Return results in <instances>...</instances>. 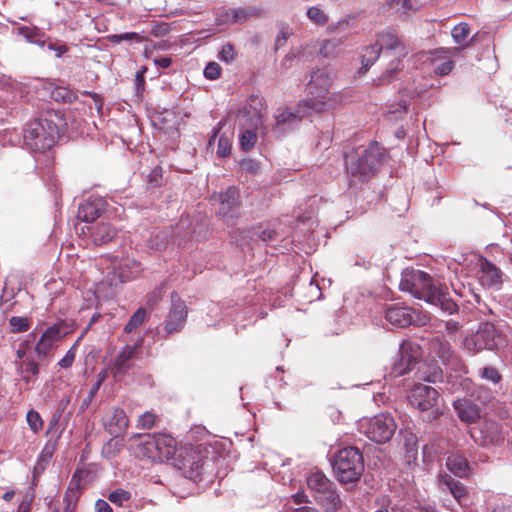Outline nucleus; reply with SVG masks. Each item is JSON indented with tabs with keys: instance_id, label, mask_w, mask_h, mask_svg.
<instances>
[{
	"instance_id": "obj_35",
	"label": "nucleus",
	"mask_w": 512,
	"mask_h": 512,
	"mask_svg": "<svg viewBox=\"0 0 512 512\" xmlns=\"http://www.w3.org/2000/svg\"><path fill=\"white\" fill-rule=\"evenodd\" d=\"M470 34V28L467 23H460L456 25L452 31L451 35L455 43L462 45L463 48L471 45L473 38L469 42H465Z\"/></svg>"
},
{
	"instance_id": "obj_19",
	"label": "nucleus",
	"mask_w": 512,
	"mask_h": 512,
	"mask_svg": "<svg viewBox=\"0 0 512 512\" xmlns=\"http://www.w3.org/2000/svg\"><path fill=\"white\" fill-rule=\"evenodd\" d=\"M453 407L462 422L475 423L481 417L479 407L471 400L457 399L453 402Z\"/></svg>"
},
{
	"instance_id": "obj_21",
	"label": "nucleus",
	"mask_w": 512,
	"mask_h": 512,
	"mask_svg": "<svg viewBox=\"0 0 512 512\" xmlns=\"http://www.w3.org/2000/svg\"><path fill=\"white\" fill-rule=\"evenodd\" d=\"M128 417L123 409L115 408L105 421V429L114 437L120 436L128 427Z\"/></svg>"
},
{
	"instance_id": "obj_36",
	"label": "nucleus",
	"mask_w": 512,
	"mask_h": 512,
	"mask_svg": "<svg viewBox=\"0 0 512 512\" xmlns=\"http://www.w3.org/2000/svg\"><path fill=\"white\" fill-rule=\"evenodd\" d=\"M68 333L67 327L64 322L56 323L50 327H48L42 334L47 340L53 342L54 344L59 341L62 337H64Z\"/></svg>"
},
{
	"instance_id": "obj_2",
	"label": "nucleus",
	"mask_w": 512,
	"mask_h": 512,
	"mask_svg": "<svg viewBox=\"0 0 512 512\" xmlns=\"http://www.w3.org/2000/svg\"><path fill=\"white\" fill-rule=\"evenodd\" d=\"M60 118L57 114H47L30 121L24 129V143L30 150L43 153L51 149L59 137Z\"/></svg>"
},
{
	"instance_id": "obj_63",
	"label": "nucleus",
	"mask_w": 512,
	"mask_h": 512,
	"mask_svg": "<svg viewBox=\"0 0 512 512\" xmlns=\"http://www.w3.org/2000/svg\"><path fill=\"white\" fill-rule=\"evenodd\" d=\"M121 41H131L134 40L136 42H141L142 37L136 33V32H126L123 34H120Z\"/></svg>"
},
{
	"instance_id": "obj_22",
	"label": "nucleus",
	"mask_w": 512,
	"mask_h": 512,
	"mask_svg": "<svg viewBox=\"0 0 512 512\" xmlns=\"http://www.w3.org/2000/svg\"><path fill=\"white\" fill-rule=\"evenodd\" d=\"M239 194L235 187H229L220 195L219 213L224 217H235L239 207Z\"/></svg>"
},
{
	"instance_id": "obj_56",
	"label": "nucleus",
	"mask_w": 512,
	"mask_h": 512,
	"mask_svg": "<svg viewBox=\"0 0 512 512\" xmlns=\"http://www.w3.org/2000/svg\"><path fill=\"white\" fill-rule=\"evenodd\" d=\"M290 35L291 33L288 30V28H282L275 38L274 50L277 51L280 48L284 47Z\"/></svg>"
},
{
	"instance_id": "obj_10",
	"label": "nucleus",
	"mask_w": 512,
	"mask_h": 512,
	"mask_svg": "<svg viewBox=\"0 0 512 512\" xmlns=\"http://www.w3.org/2000/svg\"><path fill=\"white\" fill-rule=\"evenodd\" d=\"M171 306L163 322L164 338L179 333L185 327L188 317V307L177 292L171 293Z\"/></svg>"
},
{
	"instance_id": "obj_54",
	"label": "nucleus",
	"mask_w": 512,
	"mask_h": 512,
	"mask_svg": "<svg viewBox=\"0 0 512 512\" xmlns=\"http://www.w3.org/2000/svg\"><path fill=\"white\" fill-rule=\"evenodd\" d=\"M156 415L151 412L143 413L138 419V425L143 429H150L154 426Z\"/></svg>"
},
{
	"instance_id": "obj_33",
	"label": "nucleus",
	"mask_w": 512,
	"mask_h": 512,
	"mask_svg": "<svg viewBox=\"0 0 512 512\" xmlns=\"http://www.w3.org/2000/svg\"><path fill=\"white\" fill-rule=\"evenodd\" d=\"M381 53V46L375 42L372 45L365 47L361 54V68L360 73H366L368 69L376 62Z\"/></svg>"
},
{
	"instance_id": "obj_28",
	"label": "nucleus",
	"mask_w": 512,
	"mask_h": 512,
	"mask_svg": "<svg viewBox=\"0 0 512 512\" xmlns=\"http://www.w3.org/2000/svg\"><path fill=\"white\" fill-rule=\"evenodd\" d=\"M315 501L324 508L325 512H337L342 507V500L334 484L322 495L318 496Z\"/></svg>"
},
{
	"instance_id": "obj_29",
	"label": "nucleus",
	"mask_w": 512,
	"mask_h": 512,
	"mask_svg": "<svg viewBox=\"0 0 512 512\" xmlns=\"http://www.w3.org/2000/svg\"><path fill=\"white\" fill-rule=\"evenodd\" d=\"M142 272L141 264L135 259H127L115 269V275L121 283L135 279Z\"/></svg>"
},
{
	"instance_id": "obj_13",
	"label": "nucleus",
	"mask_w": 512,
	"mask_h": 512,
	"mask_svg": "<svg viewBox=\"0 0 512 512\" xmlns=\"http://www.w3.org/2000/svg\"><path fill=\"white\" fill-rule=\"evenodd\" d=\"M376 43L377 45L381 46V51L385 50L396 52V59L391 61V68L387 71L389 76H392L399 70L400 58L405 57L408 54V51L402 40L394 31L389 30L379 33Z\"/></svg>"
},
{
	"instance_id": "obj_20",
	"label": "nucleus",
	"mask_w": 512,
	"mask_h": 512,
	"mask_svg": "<svg viewBox=\"0 0 512 512\" xmlns=\"http://www.w3.org/2000/svg\"><path fill=\"white\" fill-rule=\"evenodd\" d=\"M156 444L157 447L155 449L158 453L155 455V462L173 460L178 450L173 437L166 434H156Z\"/></svg>"
},
{
	"instance_id": "obj_17",
	"label": "nucleus",
	"mask_w": 512,
	"mask_h": 512,
	"mask_svg": "<svg viewBox=\"0 0 512 512\" xmlns=\"http://www.w3.org/2000/svg\"><path fill=\"white\" fill-rule=\"evenodd\" d=\"M105 207L106 201L102 197H91L80 204L77 217L84 222H92L101 215Z\"/></svg>"
},
{
	"instance_id": "obj_41",
	"label": "nucleus",
	"mask_w": 512,
	"mask_h": 512,
	"mask_svg": "<svg viewBox=\"0 0 512 512\" xmlns=\"http://www.w3.org/2000/svg\"><path fill=\"white\" fill-rule=\"evenodd\" d=\"M9 328L12 333L26 332L30 328V321L27 317L13 316L9 319Z\"/></svg>"
},
{
	"instance_id": "obj_39",
	"label": "nucleus",
	"mask_w": 512,
	"mask_h": 512,
	"mask_svg": "<svg viewBox=\"0 0 512 512\" xmlns=\"http://www.w3.org/2000/svg\"><path fill=\"white\" fill-rule=\"evenodd\" d=\"M385 6L388 10H395L404 14L411 10H417L411 0H386Z\"/></svg>"
},
{
	"instance_id": "obj_48",
	"label": "nucleus",
	"mask_w": 512,
	"mask_h": 512,
	"mask_svg": "<svg viewBox=\"0 0 512 512\" xmlns=\"http://www.w3.org/2000/svg\"><path fill=\"white\" fill-rule=\"evenodd\" d=\"M164 292V284L156 287L151 293L147 295V305L150 308L155 307L162 300Z\"/></svg>"
},
{
	"instance_id": "obj_58",
	"label": "nucleus",
	"mask_w": 512,
	"mask_h": 512,
	"mask_svg": "<svg viewBox=\"0 0 512 512\" xmlns=\"http://www.w3.org/2000/svg\"><path fill=\"white\" fill-rule=\"evenodd\" d=\"M22 374L31 373L32 375H38L39 365L34 360H25L21 365Z\"/></svg>"
},
{
	"instance_id": "obj_49",
	"label": "nucleus",
	"mask_w": 512,
	"mask_h": 512,
	"mask_svg": "<svg viewBox=\"0 0 512 512\" xmlns=\"http://www.w3.org/2000/svg\"><path fill=\"white\" fill-rule=\"evenodd\" d=\"M26 419L33 432H38L43 426V421L39 413L34 410H30L27 413Z\"/></svg>"
},
{
	"instance_id": "obj_25",
	"label": "nucleus",
	"mask_w": 512,
	"mask_h": 512,
	"mask_svg": "<svg viewBox=\"0 0 512 512\" xmlns=\"http://www.w3.org/2000/svg\"><path fill=\"white\" fill-rule=\"evenodd\" d=\"M254 14L253 8L229 9L219 15L217 24L244 23Z\"/></svg>"
},
{
	"instance_id": "obj_44",
	"label": "nucleus",
	"mask_w": 512,
	"mask_h": 512,
	"mask_svg": "<svg viewBox=\"0 0 512 512\" xmlns=\"http://www.w3.org/2000/svg\"><path fill=\"white\" fill-rule=\"evenodd\" d=\"M232 142L231 139L225 134L220 135L217 143L216 154L218 157L224 158L231 153Z\"/></svg>"
},
{
	"instance_id": "obj_46",
	"label": "nucleus",
	"mask_w": 512,
	"mask_h": 512,
	"mask_svg": "<svg viewBox=\"0 0 512 512\" xmlns=\"http://www.w3.org/2000/svg\"><path fill=\"white\" fill-rule=\"evenodd\" d=\"M131 497L130 492L124 490V489H117L115 491H112L108 495L109 501L112 503L121 506L125 501H128Z\"/></svg>"
},
{
	"instance_id": "obj_14",
	"label": "nucleus",
	"mask_w": 512,
	"mask_h": 512,
	"mask_svg": "<svg viewBox=\"0 0 512 512\" xmlns=\"http://www.w3.org/2000/svg\"><path fill=\"white\" fill-rule=\"evenodd\" d=\"M142 339L132 345H125L110 365V371L116 379L122 378L133 366L140 354Z\"/></svg>"
},
{
	"instance_id": "obj_24",
	"label": "nucleus",
	"mask_w": 512,
	"mask_h": 512,
	"mask_svg": "<svg viewBox=\"0 0 512 512\" xmlns=\"http://www.w3.org/2000/svg\"><path fill=\"white\" fill-rule=\"evenodd\" d=\"M302 101L298 104L297 110L292 112L288 109L283 110L279 114L275 115L276 125L280 127L282 125H292L298 121H300L303 117L311 115L315 113L312 109L308 107H301Z\"/></svg>"
},
{
	"instance_id": "obj_18",
	"label": "nucleus",
	"mask_w": 512,
	"mask_h": 512,
	"mask_svg": "<svg viewBox=\"0 0 512 512\" xmlns=\"http://www.w3.org/2000/svg\"><path fill=\"white\" fill-rule=\"evenodd\" d=\"M385 318L393 325L406 327L415 322V312L409 307L391 305L385 311Z\"/></svg>"
},
{
	"instance_id": "obj_38",
	"label": "nucleus",
	"mask_w": 512,
	"mask_h": 512,
	"mask_svg": "<svg viewBox=\"0 0 512 512\" xmlns=\"http://www.w3.org/2000/svg\"><path fill=\"white\" fill-rule=\"evenodd\" d=\"M146 310L143 307L138 308L130 317L128 323L125 325V332L131 333L141 326L146 318Z\"/></svg>"
},
{
	"instance_id": "obj_4",
	"label": "nucleus",
	"mask_w": 512,
	"mask_h": 512,
	"mask_svg": "<svg viewBox=\"0 0 512 512\" xmlns=\"http://www.w3.org/2000/svg\"><path fill=\"white\" fill-rule=\"evenodd\" d=\"M335 477L341 484L359 481L364 472V459L360 450L348 446L337 451L331 458Z\"/></svg>"
},
{
	"instance_id": "obj_7",
	"label": "nucleus",
	"mask_w": 512,
	"mask_h": 512,
	"mask_svg": "<svg viewBox=\"0 0 512 512\" xmlns=\"http://www.w3.org/2000/svg\"><path fill=\"white\" fill-rule=\"evenodd\" d=\"M505 342V335L491 322L479 325L476 333L465 340V346L469 350L480 351L483 349L494 350Z\"/></svg>"
},
{
	"instance_id": "obj_60",
	"label": "nucleus",
	"mask_w": 512,
	"mask_h": 512,
	"mask_svg": "<svg viewBox=\"0 0 512 512\" xmlns=\"http://www.w3.org/2000/svg\"><path fill=\"white\" fill-rule=\"evenodd\" d=\"M454 66V62L451 60L444 61L435 67V73L440 76L449 74Z\"/></svg>"
},
{
	"instance_id": "obj_43",
	"label": "nucleus",
	"mask_w": 512,
	"mask_h": 512,
	"mask_svg": "<svg viewBox=\"0 0 512 512\" xmlns=\"http://www.w3.org/2000/svg\"><path fill=\"white\" fill-rule=\"evenodd\" d=\"M307 17L317 25H325L328 22V16L319 7L313 6L307 10Z\"/></svg>"
},
{
	"instance_id": "obj_52",
	"label": "nucleus",
	"mask_w": 512,
	"mask_h": 512,
	"mask_svg": "<svg viewBox=\"0 0 512 512\" xmlns=\"http://www.w3.org/2000/svg\"><path fill=\"white\" fill-rule=\"evenodd\" d=\"M52 97L56 100V101H63V102H72V100L75 98V96L73 95V93H71L69 90H67L66 88H62V87H58L56 88L55 90H53L52 92Z\"/></svg>"
},
{
	"instance_id": "obj_6",
	"label": "nucleus",
	"mask_w": 512,
	"mask_h": 512,
	"mask_svg": "<svg viewBox=\"0 0 512 512\" xmlns=\"http://www.w3.org/2000/svg\"><path fill=\"white\" fill-rule=\"evenodd\" d=\"M172 464L182 472V475L194 482L202 480L205 471V461L202 453L194 448H179Z\"/></svg>"
},
{
	"instance_id": "obj_57",
	"label": "nucleus",
	"mask_w": 512,
	"mask_h": 512,
	"mask_svg": "<svg viewBox=\"0 0 512 512\" xmlns=\"http://www.w3.org/2000/svg\"><path fill=\"white\" fill-rule=\"evenodd\" d=\"M240 168L243 171L254 175L259 171L260 166H259L258 161L254 160V159L247 158V159H243L240 162Z\"/></svg>"
},
{
	"instance_id": "obj_23",
	"label": "nucleus",
	"mask_w": 512,
	"mask_h": 512,
	"mask_svg": "<svg viewBox=\"0 0 512 512\" xmlns=\"http://www.w3.org/2000/svg\"><path fill=\"white\" fill-rule=\"evenodd\" d=\"M438 480L439 487L442 490H448L458 502L466 498V487L460 481L455 480L451 475L446 473L440 474Z\"/></svg>"
},
{
	"instance_id": "obj_30",
	"label": "nucleus",
	"mask_w": 512,
	"mask_h": 512,
	"mask_svg": "<svg viewBox=\"0 0 512 512\" xmlns=\"http://www.w3.org/2000/svg\"><path fill=\"white\" fill-rule=\"evenodd\" d=\"M447 469L457 477L464 478L469 475L470 467L467 459L460 454H451L446 458Z\"/></svg>"
},
{
	"instance_id": "obj_9",
	"label": "nucleus",
	"mask_w": 512,
	"mask_h": 512,
	"mask_svg": "<svg viewBox=\"0 0 512 512\" xmlns=\"http://www.w3.org/2000/svg\"><path fill=\"white\" fill-rule=\"evenodd\" d=\"M438 400V391L424 384L415 385L409 395V401L413 407L422 412H429V421L436 419L440 414L436 407Z\"/></svg>"
},
{
	"instance_id": "obj_62",
	"label": "nucleus",
	"mask_w": 512,
	"mask_h": 512,
	"mask_svg": "<svg viewBox=\"0 0 512 512\" xmlns=\"http://www.w3.org/2000/svg\"><path fill=\"white\" fill-rule=\"evenodd\" d=\"M101 383L102 381L101 380H98L91 388L87 398L83 401V404L82 406H88V404L92 401V399L94 398L95 394L97 393V391L99 390L100 386H101Z\"/></svg>"
},
{
	"instance_id": "obj_59",
	"label": "nucleus",
	"mask_w": 512,
	"mask_h": 512,
	"mask_svg": "<svg viewBox=\"0 0 512 512\" xmlns=\"http://www.w3.org/2000/svg\"><path fill=\"white\" fill-rule=\"evenodd\" d=\"M25 37L28 39V41L38 44L39 46L43 47L45 45L44 40H40L37 37L40 35V32L38 29H30L26 28L23 29Z\"/></svg>"
},
{
	"instance_id": "obj_34",
	"label": "nucleus",
	"mask_w": 512,
	"mask_h": 512,
	"mask_svg": "<svg viewBox=\"0 0 512 512\" xmlns=\"http://www.w3.org/2000/svg\"><path fill=\"white\" fill-rule=\"evenodd\" d=\"M346 39L347 36L343 35L324 40L319 50L320 54L324 57H335L341 51Z\"/></svg>"
},
{
	"instance_id": "obj_8",
	"label": "nucleus",
	"mask_w": 512,
	"mask_h": 512,
	"mask_svg": "<svg viewBox=\"0 0 512 512\" xmlns=\"http://www.w3.org/2000/svg\"><path fill=\"white\" fill-rule=\"evenodd\" d=\"M363 428L364 433L371 441L384 444L392 439L397 425L390 414L380 413L363 424Z\"/></svg>"
},
{
	"instance_id": "obj_31",
	"label": "nucleus",
	"mask_w": 512,
	"mask_h": 512,
	"mask_svg": "<svg viewBox=\"0 0 512 512\" xmlns=\"http://www.w3.org/2000/svg\"><path fill=\"white\" fill-rule=\"evenodd\" d=\"M333 482L330 481L322 472L312 473L307 478V486L312 492L314 499L322 495L326 490L333 486Z\"/></svg>"
},
{
	"instance_id": "obj_51",
	"label": "nucleus",
	"mask_w": 512,
	"mask_h": 512,
	"mask_svg": "<svg viewBox=\"0 0 512 512\" xmlns=\"http://www.w3.org/2000/svg\"><path fill=\"white\" fill-rule=\"evenodd\" d=\"M218 57L221 61L226 63L232 62L235 58L234 46L230 43L223 45Z\"/></svg>"
},
{
	"instance_id": "obj_55",
	"label": "nucleus",
	"mask_w": 512,
	"mask_h": 512,
	"mask_svg": "<svg viewBox=\"0 0 512 512\" xmlns=\"http://www.w3.org/2000/svg\"><path fill=\"white\" fill-rule=\"evenodd\" d=\"M76 356V344H74L65 354V356L58 362L61 368L67 369L71 367Z\"/></svg>"
},
{
	"instance_id": "obj_12",
	"label": "nucleus",
	"mask_w": 512,
	"mask_h": 512,
	"mask_svg": "<svg viewBox=\"0 0 512 512\" xmlns=\"http://www.w3.org/2000/svg\"><path fill=\"white\" fill-rule=\"evenodd\" d=\"M419 346L410 341H404L399 348L398 359L393 363L391 374L395 377L410 372L418 363Z\"/></svg>"
},
{
	"instance_id": "obj_45",
	"label": "nucleus",
	"mask_w": 512,
	"mask_h": 512,
	"mask_svg": "<svg viewBox=\"0 0 512 512\" xmlns=\"http://www.w3.org/2000/svg\"><path fill=\"white\" fill-rule=\"evenodd\" d=\"M52 456V453H45L44 451L39 456L37 464L34 467L33 470V481L37 479L38 476H40L41 473L46 469L49 460Z\"/></svg>"
},
{
	"instance_id": "obj_26",
	"label": "nucleus",
	"mask_w": 512,
	"mask_h": 512,
	"mask_svg": "<svg viewBox=\"0 0 512 512\" xmlns=\"http://www.w3.org/2000/svg\"><path fill=\"white\" fill-rule=\"evenodd\" d=\"M156 447V434L140 436V442L135 448L136 456L155 462V455L158 453L155 449Z\"/></svg>"
},
{
	"instance_id": "obj_15",
	"label": "nucleus",
	"mask_w": 512,
	"mask_h": 512,
	"mask_svg": "<svg viewBox=\"0 0 512 512\" xmlns=\"http://www.w3.org/2000/svg\"><path fill=\"white\" fill-rule=\"evenodd\" d=\"M429 349L444 365L457 368L461 364L450 343L442 336L433 337L429 342Z\"/></svg>"
},
{
	"instance_id": "obj_50",
	"label": "nucleus",
	"mask_w": 512,
	"mask_h": 512,
	"mask_svg": "<svg viewBox=\"0 0 512 512\" xmlns=\"http://www.w3.org/2000/svg\"><path fill=\"white\" fill-rule=\"evenodd\" d=\"M221 75V67L216 62H210L204 69V76L209 80H216Z\"/></svg>"
},
{
	"instance_id": "obj_3",
	"label": "nucleus",
	"mask_w": 512,
	"mask_h": 512,
	"mask_svg": "<svg viewBox=\"0 0 512 512\" xmlns=\"http://www.w3.org/2000/svg\"><path fill=\"white\" fill-rule=\"evenodd\" d=\"M383 154L377 144L359 147L346 155L348 174L354 181L364 182L373 177L382 165Z\"/></svg>"
},
{
	"instance_id": "obj_47",
	"label": "nucleus",
	"mask_w": 512,
	"mask_h": 512,
	"mask_svg": "<svg viewBox=\"0 0 512 512\" xmlns=\"http://www.w3.org/2000/svg\"><path fill=\"white\" fill-rule=\"evenodd\" d=\"M480 375L482 378L497 384L501 381V375L498 370L494 367L488 366L480 369Z\"/></svg>"
},
{
	"instance_id": "obj_27",
	"label": "nucleus",
	"mask_w": 512,
	"mask_h": 512,
	"mask_svg": "<svg viewBox=\"0 0 512 512\" xmlns=\"http://www.w3.org/2000/svg\"><path fill=\"white\" fill-rule=\"evenodd\" d=\"M117 230L109 223L99 222L92 228L91 239L95 245H105L114 240Z\"/></svg>"
},
{
	"instance_id": "obj_11",
	"label": "nucleus",
	"mask_w": 512,
	"mask_h": 512,
	"mask_svg": "<svg viewBox=\"0 0 512 512\" xmlns=\"http://www.w3.org/2000/svg\"><path fill=\"white\" fill-rule=\"evenodd\" d=\"M471 438L481 447L489 448L504 443L502 426L495 420H485L470 430Z\"/></svg>"
},
{
	"instance_id": "obj_42",
	"label": "nucleus",
	"mask_w": 512,
	"mask_h": 512,
	"mask_svg": "<svg viewBox=\"0 0 512 512\" xmlns=\"http://www.w3.org/2000/svg\"><path fill=\"white\" fill-rule=\"evenodd\" d=\"M257 140V135L254 130L247 129L240 136V146L244 151L251 150Z\"/></svg>"
},
{
	"instance_id": "obj_37",
	"label": "nucleus",
	"mask_w": 512,
	"mask_h": 512,
	"mask_svg": "<svg viewBox=\"0 0 512 512\" xmlns=\"http://www.w3.org/2000/svg\"><path fill=\"white\" fill-rule=\"evenodd\" d=\"M252 241L270 242L274 241L277 237V233L272 229H263L262 227H254L250 231Z\"/></svg>"
},
{
	"instance_id": "obj_40",
	"label": "nucleus",
	"mask_w": 512,
	"mask_h": 512,
	"mask_svg": "<svg viewBox=\"0 0 512 512\" xmlns=\"http://www.w3.org/2000/svg\"><path fill=\"white\" fill-rule=\"evenodd\" d=\"M54 346H55V344L53 342L47 340V338H45L44 336L41 335V338L39 339V341L37 342V344L35 346V352L37 354V357L40 360H43V359L49 357Z\"/></svg>"
},
{
	"instance_id": "obj_16",
	"label": "nucleus",
	"mask_w": 512,
	"mask_h": 512,
	"mask_svg": "<svg viewBox=\"0 0 512 512\" xmlns=\"http://www.w3.org/2000/svg\"><path fill=\"white\" fill-rule=\"evenodd\" d=\"M479 280L483 286L498 289L502 284V272L485 258L479 260Z\"/></svg>"
},
{
	"instance_id": "obj_53",
	"label": "nucleus",
	"mask_w": 512,
	"mask_h": 512,
	"mask_svg": "<svg viewBox=\"0 0 512 512\" xmlns=\"http://www.w3.org/2000/svg\"><path fill=\"white\" fill-rule=\"evenodd\" d=\"M75 478V476L73 477ZM80 496V488L78 483H74V479L69 484V487L66 491L65 498L69 502V504L76 502Z\"/></svg>"
},
{
	"instance_id": "obj_1",
	"label": "nucleus",
	"mask_w": 512,
	"mask_h": 512,
	"mask_svg": "<svg viewBox=\"0 0 512 512\" xmlns=\"http://www.w3.org/2000/svg\"><path fill=\"white\" fill-rule=\"evenodd\" d=\"M399 287L413 297L439 307L449 315L455 314L459 310L456 302L450 297L448 288L436 283L424 271L413 268L403 270Z\"/></svg>"
},
{
	"instance_id": "obj_64",
	"label": "nucleus",
	"mask_w": 512,
	"mask_h": 512,
	"mask_svg": "<svg viewBox=\"0 0 512 512\" xmlns=\"http://www.w3.org/2000/svg\"><path fill=\"white\" fill-rule=\"evenodd\" d=\"M96 512H112L110 505L102 499H99L95 503Z\"/></svg>"
},
{
	"instance_id": "obj_5",
	"label": "nucleus",
	"mask_w": 512,
	"mask_h": 512,
	"mask_svg": "<svg viewBox=\"0 0 512 512\" xmlns=\"http://www.w3.org/2000/svg\"><path fill=\"white\" fill-rule=\"evenodd\" d=\"M332 77L324 69H317L312 72L308 83L309 97L302 101L301 107H308L315 113H320L332 108L335 100L331 96L330 86Z\"/></svg>"
},
{
	"instance_id": "obj_32",
	"label": "nucleus",
	"mask_w": 512,
	"mask_h": 512,
	"mask_svg": "<svg viewBox=\"0 0 512 512\" xmlns=\"http://www.w3.org/2000/svg\"><path fill=\"white\" fill-rule=\"evenodd\" d=\"M400 435L403 439L404 457L406 459V462L408 464H411L417 459L418 455L417 437L414 433L410 431H400Z\"/></svg>"
},
{
	"instance_id": "obj_61",
	"label": "nucleus",
	"mask_w": 512,
	"mask_h": 512,
	"mask_svg": "<svg viewBox=\"0 0 512 512\" xmlns=\"http://www.w3.org/2000/svg\"><path fill=\"white\" fill-rule=\"evenodd\" d=\"M48 49L55 52L56 57H61L64 53L68 51V47L64 44L57 43H49Z\"/></svg>"
}]
</instances>
